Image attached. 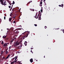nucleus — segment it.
<instances>
[{"label":"nucleus","instance_id":"f257e3e1","mask_svg":"<svg viewBox=\"0 0 64 64\" xmlns=\"http://www.w3.org/2000/svg\"><path fill=\"white\" fill-rule=\"evenodd\" d=\"M30 34V32L27 31V32H24L22 33V35H24L25 34V35L23 37V39H24L25 38H26Z\"/></svg>","mask_w":64,"mask_h":64},{"label":"nucleus","instance_id":"f03ea898","mask_svg":"<svg viewBox=\"0 0 64 64\" xmlns=\"http://www.w3.org/2000/svg\"><path fill=\"white\" fill-rule=\"evenodd\" d=\"M10 56V54H9L7 56V57L6 58V57L5 56H4V57L3 58H2V60H4H4H6L8 58H9V57Z\"/></svg>","mask_w":64,"mask_h":64},{"label":"nucleus","instance_id":"7ed1b4c3","mask_svg":"<svg viewBox=\"0 0 64 64\" xmlns=\"http://www.w3.org/2000/svg\"><path fill=\"white\" fill-rule=\"evenodd\" d=\"M20 42L17 41V42H16L15 44H14V47H16L17 46H18L19 45Z\"/></svg>","mask_w":64,"mask_h":64},{"label":"nucleus","instance_id":"20e7f679","mask_svg":"<svg viewBox=\"0 0 64 64\" xmlns=\"http://www.w3.org/2000/svg\"><path fill=\"white\" fill-rule=\"evenodd\" d=\"M15 32L16 34H18L19 33V30H17L16 31H15Z\"/></svg>","mask_w":64,"mask_h":64},{"label":"nucleus","instance_id":"39448f33","mask_svg":"<svg viewBox=\"0 0 64 64\" xmlns=\"http://www.w3.org/2000/svg\"><path fill=\"white\" fill-rule=\"evenodd\" d=\"M0 1L1 2V4L2 5H4V2L3 1V0H0Z\"/></svg>","mask_w":64,"mask_h":64},{"label":"nucleus","instance_id":"423d86ee","mask_svg":"<svg viewBox=\"0 0 64 64\" xmlns=\"http://www.w3.org/2000/svg\"><path fill=\"white\" fill-rule=\"evenodd\" d=\"M30 62H31L32 63V62H33V58H31L30 60Z\"/></svg>","mask_w":64,"mask_h":64},{"label":"nucleus","instance_id":"0eeeda50","mask_svg":"<svg viewBox=\"0 0 64 64\" xmlns=\"http://www.w3.org/2000/svg\"><path fill=\"white\" fill-rule=\"evenodd\" d=\"M7 45V44L6 43L4 44L3 45V46L4 47H5V46H6Z\"/></svg>","mask_w":64,"mask_h":64},{"label":"nucleus","instance_id":"6e6552de","mask_svg":"<svg viewBox=\"0 0 64 64\" xmlns=\"http://www.w3.org/2000/svg\"><path fill=\"white\" fill-rule=\"evenodd\" d=\"M40 5H39L40 6H42V2H40Z\"/></svg>","mask_w":64,"mask_h":64},{"label":"nucleus","instance_id":"1a4fd4ad","mask_svg":"<svg viewBox=\"0 0 64 64\" xmlns=\"http://www.w3.org/2000/svg\"><path fill=\"white\" fill-rule=\"evenodd\" d=\"M59 6L60 7H63L64 6V4H61V5H59Z\"/></svg>","mask_w":64,"mask_h":64},{"label":"nucleus","instance_id":"9d476101","mask_svg":"<svg viewBox=\"0 0 64 64\" xmlns=\"http://www.w3.org/2000/svg\"><path fill=\"white\" fill-rule=\"evenodd\" d=\"M25 43H24V44L25 46H26L27 45V43H28L27 42H24Z\"/></svg>","mask_w":64,"mask_h":64},{"label":"nucleus","instance_id":"9b49d317","mask_svg":"<svg viewBox=\"0 0 64 64\" xmlns=\"http://www.w3.org/2000/svg\"><path fill=\"white\" fill-rule=\"evenodd\" d=\"M5 52H6V54H7L8 53V52L7 51V50H6Z\"/></svg>","mask_w":64,"mask_h":64},{"label":"nucleus","instance_id":"f8f14e48","mask_svg":"<svg viewBox=\"0 0 64 64\" xmlns=\"http://www.w3.org/2000/svg\"><path fill=\"white\" fill-rule=\"evenodd\" d=\"M41 18V16H39L38 17V20H41L42 19Z\"/></svg>","mask_w":64,"mask_h":64},{"label":"nucleus","instance_id":"ddd939ff","mask_svg":"<svg viewBox=\"0 0 64 64\" xmlns=\"http://www.w3.org/2000/svg\"><path fill=\"white\" fill-rule=\"evenodd\" d=\"M6 36H3V38H6Z\"/></svg>","mask_w":64,"mask_h":64},{"label":"nucleus","instance_id":"4468645a","mask_svg":"<svg viewBox=\"0 0 64 64\" xmlns=\"http://www.w3.org/2000/svg\"><path fill=\"white\" fill-rule=\"evenodd\" d=\"M8 2L10 4V6H11V4H12V3L11 4V3H10V2H9V1H8Z\"/></svg>","mask_w":64,"mask_h":64},{"label":"nucleus","instance_id":"2eb2a0df","mask_svg":"<svg viewBox=\"0 0 64 64\" xmlns=\"http://www.w3.org/2000/svg\"><path fill=\"white\" fill-rule=\"evenodd\" d=\"M3 51H2L1 52V53L0 54H3Z\"/></svg>","mask_w":64,"mask_h":64},{"label":"nucleus","instance_id":"dca6fc26","mask_svg":"<svg viewBox=\"0 0 64 64\" xmlns=\"http://www.w3.org/2000/svg\"><path fill=\"white\" fill-rule=\"evenodd\" d=\"M15 2H14V1H13V4L12 5V6L13 5V4H15Z\"/></svg>","mask_w":64,"mask_h":64},{"label":"nucleus","instance_id":"f3484780","mask_svg":"<svg viewBox=\"0 0 64 64\" xmlns=\"http://www.w3.org/2000/svg\"><path fill=\"white\" fill-rule=\"evenodd\" d=\"M19 43H20V44H22V41H20V42H19Z\"/></svg>","mask_w":64,"mask_h":64},{"label":"nucleus","instance_id":"a211bd4d","mask_svg":"<svg viewBox=\"0 0 64 64\" xmlns=\"http://www.w3.org/2000/svg\"><path fill=\"white\" fill-rule=\"evenodd\" d=\"M14 61L13 62L11 63V64H14Z\"/></svg>","mask_w":64,"mask_h":64},{"label":"nucleus","instance_id":"6ab92c4d","mask_svg":"<svg viewBox=\"0 0 64 64\" xmlns=\"http://www.w3.org/2000/svg\"><path fill=\"white\" fill-rule=\"evenodd\" d=\"M12 20V19H11V18H9V21L10 22Z\"/></svg>","mask_w":64,"mask_h":64},{"label":"nucleus","instance_id":"aec40b11","mask_svg":"<svg viewBox=\"0 0 64 64\" xmlns=\"http://www.w3.org/2000/svg\"><path fill=\"white\" fill-rule=\"evenodd\" d=\"M4 42L3 41H2V44H4Z\"/></svg>","mask_w":64,"mask_h":64},{"label":"nucleus","instance_id":"412c9836","mask_svg":"<svg viewBox=\"0 0 64 64\" xmlns=\"http://www.w3.org/2000/svg\"><path fill=\"white\" fill-rule=\"evenodd\" d=\"M18 63H19V64H20V62L19 61H18Z\"/></svg>","mask_w":64,"mask_h":64},{"label":"nucleus","instance_id":"4be33fe9","mask_svg":"<svg viewBox=\"0 0 64 64\" xmlns=\"http://www.w3.org/2000/svg\"><path fill=\"white\" fill-rule=\"evenodd\" d=\"M35 16H34V18H36V16H35Z\"/></svg>","mask_w":64,"mask_h":64},{"label":"nucleus","instance_id":"5701e85b","mask_svg":"<svg viewBox=\"0 0 64 64\" xmlns=\"http://www.w3.org/2000/svg\"><path fill=\"white\" fill-rule=\"evenodd\" d=\"M4 20H5L6 19V16L4 17Z\"/></svg>","mask_w":64,"mask_h":64},{"label":"nucleus","instance_id":"b1692460","mask_svg":"<svg viewBox=\"0 0 64 64\" xmlns=\"http://www.w3.org/2000/svg\"><path fill=\"white\" fill-rule=\"evenodd\" d=\"M10 44L11 43H12V40L10 41Z\"/></svg>","mask_w":64,"mask_h":64},{"label":"nucleus","instance_id":"393cba45","mask_svg":"<svg viewBox=\"0 0 64 64\" xmlns=\"http://www.w3.org/2000/svg\"><path fill=\"white\" fill-rule=\"evenodd\" d=\"M47 28V27L46 26H45V28H45L46 29Z\"/></svg>","mask_w":64,"mask_h":64},{"label":"nucleus","instance_id":"a878e982","mask_svg":"<svg viewBox=\"0 0 64 64\" xmlns=\"http://www.w3.org/2000/svg\"><path fill=\"white\" fill-rule=\"evenodd\" d=\"M42 10H40V11L41 12H42Z\"/></svg>","mask_w":64,"mask_h":64},{"label":"nucleus","instance_id":"bb28decb","mask_svg":"<svg viewBox=\"0 0 64 64\" xmlns=\"http://www.w3.org/2000/svg\"><path fill=\"white\" fill-rule=\"evenodd\" d=\"M8 7L9 8H11V6H9Z\"/></svg>","mask_w":64,"mask_h":64},{"label":"nucleus","instance_id":"cd10ccee","mask_svg":"<svg viewBox=\"0 0 64 64\" xmlns=\"http://www.w3.org/2000/svg\"><path fill=\"white\" fill-rule=\"evenodd\" d=\"M42 16V14H40V15L39 16Z\"/></svg>","mask_w":64,"mask_h":64},{"label":"nucleus","instance_id":"c85d7f7f","mask_svg":"<svg viewBox=\"0 0 64 64\" xmlns=\"http://www.w3.org/2000/svg\"><path fill=\"white\" fill-rule=\"evenodd\" d=\"M32 2V1H30V2H28V3H30V2Z\"/></svg>","mask_w":64,"mask_h":64},{"label":"nucleus","instance_id":"c756f323","mask_svg":"<svg viewBox=\"0 0 64 64\" xmlns=\"http://www.w3.org/2000/svg\"><path fill=\"white\" fill-rule=\"evenodd\" d=\"M34 25L35 26H37V24H34Z\"/></svg>","mask_w":64,"mask_h":64},{"label":"nucleus","instance_id":"7c9ffc66","mask_svg":"<svg viewBox=\"0 0 64 64\" xmlns=\"http://www.w3.org/2000/svg\"><path fill=\"white\" fill-rule=\"evenodd\" d=\"M22 46L21 45L20 46H19V47L21 48L22 47Z\"/></svg>","mask_w":64,"mask_h":64},{"label":"nucleus","instance_id":"2f4dec72","mask_svg":"<svg viewBox=\"0 0 64 64\" xmlns=\"http://www.w3.org/2000/svg\"><path fill=\"white\" fill-rule=\"evenodd\" d=\"M62 32H63L64 33V30H62Z\"/></svg>","mask_w":64,"mask_h":64},{"label":"nucleus","instance_id":"473e14b6","mask_svg":"<svg viewBox=\"0 0 64 64\" xmlns=\"http://www.w3.org/2000/svg\"><path fill=\"white\" fill-rule=\"evenodd\" d=\"M4 5H6V4L5 3H4Z\"/></svg>","mask_w":64,"mask_h":64},{"label":"nucleus","instance_id":"72a5a7b5","mask_svg":"<svg viewBox=\"0 0 64 64\" xmlns=\"http://www.w3.org/2000/svg\"><path fill=\"white\" fill-rule=\"evenodd\" d=\"M40 12H41L40 11H39L38 12V14L40 13Z\"/></svg>","mask_w":64,"mask_h":64},{"label":"nucleus","instance_id":"f704fd0d","mask_svg":"<svg viewBox=\"0 0 64 64\" xmlns=\"http://www.w3.org/2000/svg\"><path fill=\"white\" fill-rule=\"evenodd\" d=\"M11 47V46H10L9 47V49H10V48Z\"/></svg>","mask_w":64,"mask_h":64},{"label":"nucleus","instance_id":"c9c22d12","mask_svg":"<svg viewBox=\"0 0 64 64\" xmlns=\"http://www.w3.org/2000/svg\"><path fill=\"white\" fill-rule=\"evenodd\" d=\"M17 60H15V61L14 62V63H15L16 62H17Z\"/></svg>","mask_w":64,"mask_h":64},{"label":"nucleus","instance_id":"e433bc0d","mask_svg":"<svg viewBox=\"0 0 64 64\" xmlns=\"http://www.w3.org/2000/svg\"><path fill=\"white\" fill-rule=\"evenodd\" d=\"M15 57H16L15 58H16V59H17V56H16Z\"/></svg>","mask_w":64,"mask_h":64},{"label":"nucleus","instance_id":"4c0bfd02","mask_svg":"<svg viewBox=\"0 0 64 64\" xmlns=\"http://www.w3.org/2000/svg\"><path fill=\"white\" fill-rule=\"evenodd\" d=\"M14 40V39H13L12 40V42H13V41Z\"/></svg>","mask_w":64,"mask_h":64},{"label":"nucleus","instance_id":"58836bf2","mask_svg":"<svg viewBox=\"0 0 64 64\" xmlns=\"http://www.w3.org/2000/svg\"><path fill=\"white\" fill-rule=\"evenodd\" d=\"M16 39V38H14V39H13V40H15Z\"/></svg>","mask_w":64,"mask_h":64},{"label":"nucleus","instance_id":"ea45409f","mask_svg":"<svg viewBox=\"0 0 64 64\" xmlns=\"http://www.w3.org/2000/svg\"><path fill=\"white\" fill-rule=\"evenodd\" d=\"M15 58H12V59L13 60H14V59Z\"/></svg>","mask_w":64,"mask_h":64},{"label":"nucleus","instance_id":"a19ab883","mask_svg":"<svg viewBox=\"0 0 64 64\" xmlns=\"http://www.w3.org/2000/svg\"><path fill=\"white\" fill-rule=\"evenodd\" d=\"M16 22H15V21H14V23H15Z\"/></svg>","mask_w":64,"mask_h":64},{"label":"nucleus","instance_id":"79ce46f5","mask_svg":"<svg viewBox=\"0 0 64 64\" xmlns=\"http://www.w3.org/2000/svg\"><path fill=\"white\" fill-rule=\"evenodd\" d=\"M42 14V13H41V12H40V13H39V14Z\"/></svg>","mask_w":64,"mask_h":64},{"label":"nucleus","instance_id":"37998d69","mask_svg":"<svg viewBox=\"0 0 64 64\" xmlns=\"http://www.w3.org/2000/svg\"><path fill=\"white\" fill-rule=\"evenodd\" d=\"M4 16H6V14H4Z\"/></svg>","mask_w":64,"mask_h":64},{"label":"nucleus","instance_id":"c03bdc74","mask_svg":"<svg viewBox=\"0 0 64 64\" xmlns=\"http://www.w3.org/2000/svg\"><path fill=\"white\" fill-rule=\"evenodd\" d=\"M6 40H8V38H6Z\"/></svg>","mask_w":64,"mask_h":64},{"label":"nucleus","instance_id":"a18cd8bd","mask_svg":"<svg viewBox=\"0 0 64 64\" xmlns=\"http://www.w3.org/2000/svg\"><path fill=\"white\" fill-rule=\"evenodd\" d=\"M15 18V17H13V18Z\"/></svg>","mask_w":64,"mask_h":64},{"label":"nucleus","instance_id":"49530a36","mask_svg":"<svg viewBox=\"0 0 64 64\" xmlns=\"http://www.w3.org/2000/svg\"><path fill=\"white\" fill-rule=\"evenodd\" d=\"M6 2V1H5V2H4V3H5Z\"/></svg>","mask_w":64,"mask_h":64},{"label":"nucleus","instance_id":"de8ad7c7","mask_svg":"<svg viewBox=\"0 0 64 64\" xmlns=\"http://www.w3.org/2000/svg\"><path fill=\"white\" fill-rule=\"evenodd\" d=\"M38 18V16L37 18Z\"/></svg>","mask_w":64,"mask_h":64},{"label":"nucleus","instance_id":"09e8293b","mask_svg":"<svg viewBox=\"0 0 64 64\" xmlns=\"http://www.w3.org/2000/svg\"><path fill=\"white\" fill-rule=\"evenodd\" d=\"M17 59V58H15V60H16Z\"/></svg>","mask_w":64,"mask_h":64},{"label":"nucleus","instance_id":"8fccbe9b","mask_svg":"<svg viewBox=\"0 0 64 64\" xmlns=\"http://www.w3.org/2000/svg\"><path fill=\"white\" fill-rule=\"evenodd\" d=\"M30 3H28V4H30Z\"/></svg>","mask_w":64,"mask_h":64},{"label":"nucleus","instance_id":"3c124183","mask_svg":"<svg viewBox=\"0 0 64 64\" xmlns=\"http://www.w3.org/2000/svg\"><path fill=\"white\" fill-rule=\"evenodd\" d=\"M46 1V0H44V2H45V1Z\"/></svg>","mask_w":64,"mask_h":64},{"label":"nucleus","instance_id":"603ef678","mask_svg":"<svg viewBox=\"0 0 64 64\" xmlns=\"http://www.w3.org/2000/svg\"><path fill=\"white\" fill-rule=\"evenodd\" d=\"M33 49V48H31V49Z\"/></svg>","mask_w":64,"mask_h":64},{"label":"nucleus","instance_id":"864d4df0","mask_svg":"<svg viewBox=\"0 0 64 64\" xmlns=\"http://www.w3.org/2000/svg\"><path fill=\"white\" fill-rule=\"evenodd\" d=\"M11 10H12L11 9H10V11H11Z\"/></svg>","mask_w":64,"mask_h":64},{"label":"nucleus","instance_id":"5fc2aeb1","mask_svg":"<svg viewBox=\"0 0 64 64\" xmlns=\"http://www.w3.org/2000/svg\"><path fill=\"white\" fill-rule=\"evenodd\" d=\"M12 14V13L11 12V16H12V14Z\"/></svg>","mask_w":64,"mask_h":64},{"label":"nucleus","instance_id":"6e6d98bb","mask_svg":"<svg viewBox=\"0 0 64 64\" xmlns=\"http://www.w3.org/2000/svg\"><path fill=\"white\" fill-rule=\"evenodd\" d=\"M59 29V28H58L57 29Z\"/></svg>","mask_w":64,"mask_h":64},{"label":"nucleus","instance_id":"4d7b16f0","mask_svg":"<svg viewBox=\"0 0 64 64\" xmlns=\"http://www.w3.org/2000/svg\"><path fill=\"white\" fill-rule=\"evenodd\" d=\"M30 52H32V50H31L30 51Z\"/></svg>","mask_w":64,"mask_h":64},{"label":"nucleus","instance_id":"13d9d810","mask_svg":"<svg viewBox=\"0 0 64 64\" xmlns=\"http://www.w3.org/2000/svg\"><path fill=\"white\" fill-rule=\"evenodd\" d=\"M13 60V59H12V60Z\"/></svg>","mask_w":64,"mask_h":64},{"label":"nucleus","instance_id":"bf43d9fd","mask_svg":"<svg viewBox=\"0 0 64 64\" xmlns=\"http://www.w3.org/2000/svg\"><path fill=\"white\" fill-rule=\"evenodd\" d=\"M11 16V14H10V16Z\"/></svg>","mask_w":64,"mask_h":64},{"label":"nucleus","instance_id":"052dcab7","mask_svg":"<svg viewBox=\"0 0 64 64\" xmlns=\"http://www.w3.org/2000/svg\"><path fill=\"white\" fill-rule=\"evenodd\" d=\"M45 58V56H44V58Z\"/></svg>","mask_w":64,"mask_h":64},{"label":"nucleus","instance_id":"680f3d73","mask_svg":"<svg viewBox=\"0 0 64 64\" xmlns=\"http://www.w3.org/2000/svg\"><path fill=\"white\" fill-rule=\"evenodd\" d=\"M12 7L11 8V9H12Z\"/></svg>","mask_w":64,"mask_h":64},{"label":"nucleus","instance_id":"e2e57ef3","mask_svg":"<svg viewBox=\"0 0 64 64\" xmlns=\"http://www.w3.org/2000/svg\"><path fill=\"white\" fill-rule=\"evenodd\" d=\"M13 29H12V31H13Z\"/></svg>","mask_w":64,"mask_h":64},{"label":"nucleus","instance_id":"0e129e2a","mask_svg":"<svg viewBox=\"0 0 64 64\" xmlns=\"http://www.w3.org/2000/svg\"><path fill=\"white\" fill-rule=\"evenodd\" d=\"M1 22H2V20H1Z\"/></svg>","mask_w":64,"mask_h":64},{"label":"nucleus","instance_id":"69168bd1","mask_svg":"<svg viewBox=\"0 0 64 64\" xmlns=\"http://www.w3.org/2000/svg\"><path fill=\"white\" fill-rule=\"evenodd\" d=\"M42 0H41V1H42Z\"/></svg>","mask_w":64,"mask_h":64},{"label":"nucleus","instance_id":"338daca9","mask_svg":"<svg viewBox=\"0 0 64 64\" xmlns=\"http://www.w3.org/2000/svg\"><path fill=\"white\" fill-rule=\"evenodd\" d=\"M8 28H7V30H8Z\"/></svg>","mask_w":64,"mask_h":64},{"label":"nucleus","instance_id":"774afa93","mask_svg":"<svg viewBox=\"0 0 64 64\" xmlns=\"http://www.w3.org/2000/svg\"><path fill=\"white\" fill-rule=\"evenodd\" d=\"M8 64V63H7L6 64Z\"/></svg>","mask_w":64,"mask_h":64}]
</instances>
